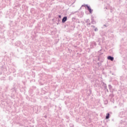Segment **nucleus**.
Listing matches in <instances>:
<instances>
[{"mask_svg":"<svg viewBox=\"0 0 127 127\" xmlns=\"http://www.w3.org/2000/svg\"><path fill=\"white\" fill-rule=\"evenodd\" d=\"M82 6H84V7H86L87 10H88L89 13L90 14H92L93 13V9L92 8H91V6H89L87 4H84V5H82Z\"/></svg>","mask_w":127,"mask_h":127,"instance_id":"nucleus-1","label":"nucleus"},{"mask_svg":"<svg viewBox=\"0 0 127 127\" xmlns=\"http://www.w3.org/2000/svg\"><path fill=\"white\" fill-rule=\"evenodd\" d=\"M102 50H100L98 52V61H101V58H102V57L103 56V54H104V53L101 52Z\"/></svg>","mask_w":127,"mask_h":127,"instance_id":"nucleus-2","label":"nucleus"},{"mask_svg":"<svg viewBox=\"0 0 127 127\" xmlns=\"http://www.w3.org/2000/svg\"><path fill=\"white\" fill-rule=\"evenodd\" d=\"M96 45H97V44L95 42H92L90 43V48L91 49L95 48Z\"/></svg>","mask_w":127,"mask_h":127,"instance_id":"nucleus-3","label":"nucleus"},{"mask_svg":"<svg viewBox=\"0 0 127 127\" xmlns=\"http://www.w3.org/2000/svg\"><path fill=\"white\" fill-rule=\"evenodd\" d=\"M108 87L110 90V92L111 93H112L113 94L114 93V91H115V89L113 88V86H112V85L111 84L108 85Z\"/></svg>","mask_w":127,"mask_h":127,"instance_id":"nucleus-4","label":"nucleus"},{"mask_svg":"<svg viewBox=\"0 0 127 127\" xmlns=\"http://www.w3.org/2000/svg\"><path fill=\"white\" fill-rule=\"evenodd\" d=\"M106 34L107 33L103 30L100 31V35H101V36H105Z\"/></svg>","mask_w":127,"mask_h":127,"instance_id":"nucleus-5","label":"nucleus"},{"mask_svg":"<svg viewBox=\"0 0 127 127\" xmlns=\"http://www.w3.org/2000/svg\"><path fill=\"white\" fill-rule=\"evenodd\" d=\"M67 18H68V17L67 16L64 17L62 19V23H65V22H66V21H67Z\"/></svg>","mask_w":127,"mask_h":127,"instance_id":"nucleus-6","label":"nucleus"},{"mask_svg":"<svg viewBox=\"0 0 127 127\" xmlns=\"http://www.w3.org/2000/svg\"><path fill=\"white\" fill-rule=\"evenodd\" d=\"M72 21H75V22H76L77 23H80V21H79V19H76V18H75V17H72Z\"/></svg>","mask_w":127,"mask_h":127,"instance_id":"nucleus-7","label":"nucleus"},{"mask_svg":"<svg viewBox=\"0 0 127 127\" xmlns=\"http://www.w3.org/2000/svg\"><path fill=\"white\" fill-rule=\"evenodd\" d=\"M107 59L108 60H110V61H114V57L113 56H109L108 57H107Z\"/></svg>","mask_w":127,"mask_h":127,"instance_id":"nucleus-8","label":"nucleus"},{"mask_svg":"<svg viewBox=\"0 0 127 127\" xmlns=\"http://www.w3.org/2000/svg\"><path fill=\"white\" fill-rule=\"evenodd\" d=\"M15 45H16V46H18V47H19V46L21 45V42L19 41H18L15 43Z\"/></svg>","mask_w":127,"mask_h":127,"instance_id":"nucleus-9","label":"nucleus"},{"mask_svg":"<svg viewBox=\"0 0 127 127\" xmlns=\"http://www.w3.org/2000/svg\"><path fill=\"white\" fill-rule=\"evenodd\" d=\"M91 23L92 24H96V21L94 19L93 16H91Z\"/></svg>","mask_w":127,"mask_h":127,"instance_id":"nucleus-10","label":"nucleus"},{"mask_svg":"<svg viewBox=\"0 0 127 127\" xmlns=\"http://www.w3.org/2000/svg\"><path fill=\"white\" fill-rule=\"evenodd\" d=\"M102 86L104 87V89H107V84L105 83V82H102Z\"/></svg>","mask_w":127,"mask_h":127,"instance_id":"nucleus-11","label":"nucleus"},{"mask_svg":"<svg viewBox=\"0 0 127 127\" xmlns=\"http://www.w3.org/2000/svg\"><path fill=\"white\" fill-rule=\"evenodd\" d=\"M108 119H110V113H109L106 114V119L108 120Z\"/></svg>","mask_w":127,"mask_h":127,"instance_id":"nucleus-12","label":"nucleus"},{"mask_svg":"<svg viewBox=\"0 0 127 127\" xmlns=\"http://www.w3.org/2000/svg\"><path fill=\"white\" fill-rule=\"evenodd\" d=\"M0 38H3V33L1 32L0 34Z\"/></svg>","mask_w":127,"mask_h":127,"instance_id":"nucleus-13","label":"nucleus"},{"mask_svg":"<svg viewBox=\"0 0 127 127\" xmlns=\"http://www.w3.org/2000/svg\"><path fill=\"white\" fill-rule=\"evenodd\" d=\"M3 29V26L0 25V30H2Z\"/></svg>","mask_w":127,"mask_h":127,"instance_id":"nucleus-14","label":"nucleus"},{"mask_svg":"<svg viewBox=\"0 0 127 127\" xmlns=\"http://www.w3.org/2000/svg\"><path fill=\"white\" fill-rule=\"evenodd\" d=\"M90 22V19H87L86 20V21H85L86 23H88V22Z\"/></svg>","mask_w":127,"mask_h":127,"instance_id":"nucleus-15","label":"nucleus"},{"mask_svg":"<svg viewBox=\"0 0 127 127\" xmlns=\"http://www.w3.org/2000/svg\"><path fill=\"white\" fill-rule=\"evenodd\" d=\"M98 29H97V28H95L94 29V31L97 32L98 31Z\"/></svg>","mask_w":127,"mask_h":127,"instance_id":"nucleus-16","label":"nucleus"},{"mask_svg":"<svg viewBox=\"0 0 127 127\" xmlns=\"http://www.w3.org/2000/svg\"><path fill=\"white\" fill-rule=\"evenodd\" d=\"M78 33H79V32H77V33L75 34V36H77Z\"/></svg>","mask_w":127,"mask_h":127,"instance_id":"nucleus-17","label":"nucleus"},{"mask_svg":"<svg viewBox=\"0 0 127 127\" xmlns=\"http://www.w3.org/2000/svg\"><path fill=\"white\" fill-rule=\"evenodd\" d=\"M105 90H106L107 91V92H109V90L107 88H106V89H105Z\"/></svg>","mask_w":127,"mask_h":127,"instance_id":"nucleus-18","label":"nucleus"},{"mask_svg":"<svg viewBox=\"0 0 127 127\" xmlns=\"http://www.w3.org/2000/svg\"><path fill=\"white\" fill-rule=\"evenodd\" d=\"M59 18H61V15H59Z\"/></svg>","mask_w":127,"mask_h":127,"instance_id":"nucleus-19","label":"nucleus"},{"mask_svg":"<svg viewBox=\"0 0 127 127\" xmlns=\"http://www.w3.org/2000/svg\"><path fill=\"white\" fill-rule=\"evenodd\" d=\"M104 26H105V27H108V26H107V25L106 24L104 25Z\"/></svg>","mask_w":127,"mask_h":127,"instance_id":"nucleus-20","label":"nucleus"},{"mask_svg":"<svg viewBox=\"0 0 127 127\" xmlns=\"http://www.w3.org/2000/svg\"><path fill=\"white\" fill-rule=\"evenodd\" d=\"M87 25H91V23H87Z\"/></svg>","mask_w":127,"mask_h":127,"instance_id":"nucleus-21","label":"nucleus"},{"mask_svg":"<svg viewBox=\"0 0 127 127\" xmlns=\"http://www.w3.org/2000/svg\"><path fill=\"white\" fill-rule=\"evenodd\" d=\"M98 65H99V66H101V64H100V63H98Z\"/></svg>","mask_w":127,"mask_h":127,"instance_id":"nucleus-22","label":"nucleus"},{"mask_svg":"<svg viewBox=\"0 0 127 127\" xmlns=\"http://www.w3.org/2000/svg\"><path fill=\"white\" fill-rule=\"evenodd\" d=\"M71 14H74V12H71Z\"/></svg>","mask_w":127,"mask_h":127,"instance_id":"nucleus-23","label":"nucleus"},{"mask_svg":"<svg viewBox=\"0 0 127 127\" xmlns=\"http://www.w3.org/2000/svg\"><path fill=\"white\" fill-rule=\"evenodd\" d=\"M93 28H95V26H91Z\"/></svg>","mask_w":127,"mask_h":127,"instance_id":"nucleus-24","label":"nucleus"},{"mask_svg":"<svg viewBox=\"0 0 127 127\" xmlns=\"http://www.w3.org/2000/svg\"><path fill=\"white\" fill-rule=\"evenodd\" d=\"M45 118H46H46H47V116H45Z\"/></svg>","mask_w":127,"mask_h":127,"instance_id":"nucleus-25","label":"nucleus"},{"mask_svg":"<svg viewBox=\"0 0 127 127\" xmlns=\"http://www.w3.org/2000/svg\"><path fill=\"white\" fill-rule=\"evenodd\" d=\"M99 45H100V43H99Z\"/></svg>","mask_w":127,"mask_h":127,"instance_id":"nucleus-26","label":"nucleus"}]
</instances>
